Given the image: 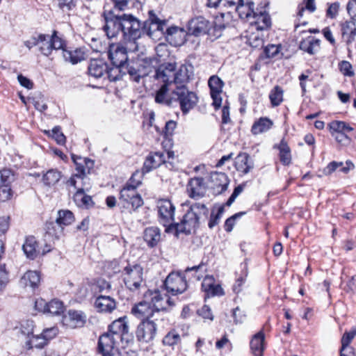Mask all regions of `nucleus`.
Listing matches in <instances>:
<instances>
[{"label": "nucleus", "mask_w": 356, "mask_h": 356, "mask_svg": "<svg viewBox=\"0 0 356 356\" xmlns=\"http://www.w3.org/2000/svg\"><path fill=\"white\" fill-rule=\"evenodd\" d=\"M113 7L110 10L104 9L102 16L104 19V31L109 38L116 37L122 33V40L125 42H135L141 38L144 31L150 32L152 24H156L157 29H161L164 24L155 12L152 10L148 12V19L141 22L138 18L131 14L120 15L116 12H123L128 8L130 0H111Z\"/></svg>", "instance_id": "1"}, {"label": "nucleus", "mask_w": 356, "mask_h": 356, "mask_svg": "<svg viewBox=\"0 0 356 356\" xmlns=\"http://www.w3.org/2000/svg\"><path fill=\"white\" fill-rule=\"evenodd\" d=\"M24 45L29 49L38 46L40 54L47 57L50 56L54 50H62L65 60L72 65L85 60L86 56L84 48H68L66 40L56 29L51 31V35L39 33L37 36L31 37L24 42Z\"/></svg>", "instance_id": "2"}, {"label": "nucleus", "mask_w": 356, "mask_h": 356, "mask_svg": "<svg viewBox=\"0 0 356 356\" xmlns=\"http://www.w3.org/2000/svg\"><path fill=\"white\" fill-rule=\"evenodd\" d=\"M129 332V325L126 316L112 321L108 325L107 330L97 339L95 350L96 356H122L119 343L124 341L128 343L129 340L126 337Z\"/></svg>", "instance_id": "3"}, {"label": "nucleus", "mask_w": 356, "mask_h": 356, "mask_svg": "<svg viewBox=\"0 0 356 356\" xmlns=\"http://www.w3.org/2000/svg\"><path fill=\"white\" fill-rule=\"evenodd\" d=\"M120 279L125 289L134 295H139L146 286L144 268L136 261H128Z\"/></svg>", "instance_id": "4"}, {"label": "nucleus", "mask_w": 356, "mask_h": 356, "mask_svg": "<svg viewBox=\"0 0 356 356\" xmlns=\"http://www.w3.org/2000/svg\"><path fill=\"white\" fill-rule=\"evenodd\" d=\"M72 160L75 165L76 173L72 174L65 181L66 187L70 189L71 186H76V184L90 183L87 175L90 174L91 170L93 169L95 165L94 161L74 154H72Z\"/></svg>", "instance_id": "5"}, {"label": "nucleus", "mask_w": 356, "mask_h": 356, "mask_svg": "<svg viewBox=\"0 0 356 356\" xmlns=\"http://www.w3.org/2000/svg\"><path fill=\"white\" fill-rule=\"evenodd\" d=\"M200 204L195 203L190 206L187 212L183 216L180 222H175L172 231L177 233L190 234L195 232L199 227Z\"/></svg>", "instance_id": "6"}, {"label": "nucleus", "mask_w": 356, "mask_h": 356, "mask_svg": "<svg viewBox=\"0 0 356 356\" xmlns=\"http://www.w3.org/2000/svg\"><path fill=\"white\" fill-rule=\"evenodd\" d=\"M187 28L188 33L182 28L177 26L168 27L165 31L166 40L171 45L179 47L185 43L187 34L198 36L200 33L198 18L190 20Z\"/></svg>", "instance_id": "7"}, {"label": "nucleus", "mask_w": 356, "mask_h": 356, "mask_svg": "<svg viewBox=\"0 0 356 356\" xmlns=\"http://www.w3.org/2000/svg\"><path fill=\"white\" fill-rule=\"evenodd\" d=\"M119 206L122 213H133L138 211L144 201L137 190L121 186L118 194Z\"/></svg>", "instance_id": "8"}, {"label": "nucleus", "mask_w": 356, "mask_h": 356, "mask_svg": "<svg viewBox=\"0 0 356 356\" xmlns=\"http://www.w3.org/2000/svg\"><path fill=\"white\" fill-rule=\"evenodd\" d=\"M157 220L165 227V232L172 231L175 224V205L169 198H160L156 204Z\"/></svg>", "instance_id": "9"}, {"label": "nucleus", "mask_w": 356, "mask_h": 356, "mask_svg": "<svg viewBox=\"0 0 356 356\" xmlns=\"http://www.w3.org/2000/svg\"><path fill=\"white\" fill-rule=\"evenodd\" d=\"M157 332L158 325L154 320L143 319L138 324L135 330L136 341L141 344L152 343Z\"/></svg>", "instance_id": "10"}, {"label": "nucleus", "mask_w": 356, "mask_h": 356, "mask_svg": "<svg viewBox=\"0 0 356 356\" xmlns=\"http://www.w3.org/2000/svg\"><path fill=\"white\" fill-rule=\"evenodd\" d=\"M161 288L172 296L181 294L188 288L187 280L181 272L172 271L163 282Z\"/></svg>", "instance_id": "11"}, {"label": "nucleus", "mask_w": 356, "mask_h": 356, "mask_svg": "<svg viewBox=\"0 0 356 356\" xmlns=\"http://www.w3.org/2000/svg\"><path fill=\"white\" fill-rule=\"evenodd\" d=\"M143 296L149 300L154 313L167 311L175 305L170 297L168 294L162 295L159 289H147Z\"/></svg>", "instance_id": "12"}, {"label": "nucleus", "mask_w": 356, "mask_h": 356, "mask_svg": "<svg viewBox=\"0 0 356 356\" xmlns=\"http://www.w3.org/2000/svg\"><path fill=\"white\" fill-rule=\"evenodd\" d=\"M173 99L179 104L180 109L186 114L197 104L198 97L195 93L191 92L186 87L177 86L172 92Z\"/></svg>", "instance_id": "13"}, {"label": "nucleus", "mask_w": 356, "mask_h": 356, "mask_svg": "<svg viewBox=\"0 0 356 356\" xmlns=\"http://www.w3.org/2000/svg\"><path fill=\"white\" fill-rule=\"evenodd\" d=\"M161 165H164L169 170H173L175 168L171 161H166V156L163 152L152 151L145 157L141 169L147 174Z\"/></svg>", "instance_id": "14"}, {"label": "nucleus", "mask_w": 356, "mask_h": 356, "mask_svg": "<svg viewBox=\"0 0 356 356\" xmlns=\"http://www.w3.org/2000/svg\"><path fill=\"white\" fill-rule=\"evenodd\" d=\"M88 322L86 313L80 309H69L61 318L63 327L67 329L76 330L84 327Z\"/></svg>", "instance_id": "15"}, {"label": "nucleus", "mask_w": 356, "mask_h": 356, "mask_svg": "<svg viewBox=\"0 0 356 356\" xmlns=\"http://www.w3.org/2000/svg\"><path fill=\"white\" fill-rule=\"evenodd\" d=\"M76 189L73 194V201L77 207L82 209H90L95 207V202L91 195L86 194L91 188L90 183L76 184V186H71Z\"/></svg>", "instance_id": "16"}, {"label": "nucleus", "mask_w": 356, "mask_h": 356, "mask_svg": "<svg viewBox=\"0 0 356 356\" xmlns=\"http://www.w3.org/2000/svg\"><path fill=\"white\" fill-rule=\"evenodd\" d=\"M15 179V172L11 168L0 169V200H8L13 197L12 183Z\"/></svg>", "instance_id": "17"}, {"label": "nucleus", "mask_w": 356, "mask_h": 356, "mask_svg": "<svg viewBox=\"0 0 356 356\" xmlns=\"http://www.w3.org/2000/svg\"><path fill=\"white\" fill-rule=\"evenodd\" d=\"M35 307L39 312L56 316H63L65 311L63 302L57 298H54L49 302H46L42 298L36 300Z\"/></svg>", "instance_id": "18"}, {"label": "nucleus", "mask_w": 356, "mask_h": 356, "mask_svg": "<svg viewBox=\"0 0 356 356\" xmlns=\"http://www.w3.org/2000/svg\"><path fill=\"white\" fill-rule=\"evenodd\" d=\"M108 56L112 65L124 66L128 61L127 49L120 43L109 45Z\"/></svg>", "instance_id": "19"}, {"label": "nucleus", "mask_w": 356, "mask_h": 356, "mask_svg": "<svg viewBox=\"0 0 356 356\" xmlns=\"http://www.w3.org/2000/svg\"><path fill=\"white\" fill-rule=\"evenodd\" d=\"M211 188L214 195H219L225 192L229 184V179L224 172H213L210 175Z\"/></svg>", "instance_id": "20"}, {"label": "nucleus", "mask_w": 356, "mask_h": 356, "mask_svg": "<svg viewBox=\"0 0 356 356\" xmlns=\"http://www.w3.org/2000/svg\"><path fill=\"white\" fill-rule=\"evenodd\" d=\"M128 261V260H120L116 259L105 261L102 268V273L110 279L117 275H119L120 278H121V275Z\"/></svg>", "instance_id": "21"}, {"label": "nucleus", "mask_w": 356, "mask_h": 356, "mask_svg": "<svg viewBox=\"0 0 356 356\" xmlns=\"http://www.w3.org/2000/svg\"><path fill=\"white\" fill-rule=\"evenodd\" d=\"M208 85L210 88L211 97L213 99L212 105L215 110L220 108L222 104L221 93L222 92L223 82L217 76H211L209 81Z\"/></svg>", "instance_id": "22"}, {"label": "nucleus", "mask_w": 356, "mask_h": 356, "mask_svg": "<svg viewBox=\"0 0 356 356\" xmlns=\"http://www.w3.org/2000/svg\"><path fill=\"white\" fill-rule=\"evenodd\" d=\"M131 314L138 319H147L153 317L154 312L148 299L143 298V300L135 303L131 309Z\"/></svg>", "instance_id": "23"}, {"label": "nucleus", "mask_w": 356, "mask_h": 356, "mask_svg": "<svg viewBox=\"0 0 356 356\" xmlns=\"http://www.w3.org/2000/svg\"><path fill=\"white\" fill-rule=\"evenodd\" d=\"M216 20L220 22L218 16ZM227 24L216 22L214 20L209 21L202 18V34H207L210 37L211 40L218 38L221 35V30L225 29Z\"/></svg>", "instance_id": "24"}, {"label": "nucleus", "mask_w": 356, "mask_h": 356, "mask_svg": "<svg viewBox=\"0 0 356 356\" xmlns=\"http://www.w3.org/2000/svg\"><path fill=\"white\" fill-rule=\"evenodd\" d=\"M94 306L99 313L111 314L116 309L117 302L109 296L100 295L96 298Z\"/></svg>", "instance_id": "25"}, {"label": "nucleus", "mask_w": 356, "mask_h": 356, "mask_svg": "<svg viewBox=\"0 0 356 356\" xmlns=\"http://www.w3.org/2000/svg\"><path fill=\"white\" fill-rule=\"evenodd\" d=\"M202 289L206 293L204 300L211 296H222L225 294L221 286L215 284V280L212 275L205 276L202 283Z\"/></svg>", "instance_id": "26"}, {"label": "nucleus", "mask_w": 356, "mask_h": 356, "mask_svg": "<svg viewBox=\"0 0 356 356\" xmlns=\"http://www.w3.org/2000/svg\"><path fill=\"white\" fill-rule=\"evenodd\" d=\"M22 250L26 257L34 260L40 254L39 243L33 235L26 236L22 245Z\"/></svg>", "instance_id": "27"}, {"label": "nucleus", "mask_w": 356, "mask_h": 356, "mask_svg": "<svg viewBox=\"0 0 356 356\" xmlns=\"http://www.w3.org/2000/svg\"><path fill=\"white\" fill-rule=\"evenodd\" d=\"M106 70H108V64L102 59H92L88 67V75L95 79H104Z\"/></svg>", "instance_id": "28"}, {"label": "nucleus", "mask_w": 356, "mask_h": 356, "mask_svg": "<svg viewBox=\"0 0 356 356\" xmlns=\"http://www.w3.org/2000/svg\"><path fill=\"white\" fill-rule=\"evenodd\" d=\"M41 282V273L38 270H27L21 277L20 284L32 290L38 289Z\"/></svg>", "instance_id": "29"}, {"label": "nucleus", "mask_w": 356, "mask_h": 356, "mask_svg": "<svg viewBox=\"0 0 356 356\" xmlns=\"http://www.w3.org/2000/svg\"><path fill=\"white\" fill-rule=\"evenodd\" d=\"M48 343L47 340L42 336V334L34 335L33 332H28V339L22 346L23 350L27 353L29 351L33 348L42 349Z\"/></svg>", "instance_id": "30"}, {"label": "nucleus", "mask_w": 356, "mask_h": 356, "mask_svg": "<svg viewBox=\"0 0 356 356\" xmlns=\"http://www.w3.org/2000/svg\"><path fill=\"white\" fill-rule=\"evenodd\" d=\"M143 239L149 248L157 246L161 240L160 229L154 226L146 227L143 232Z\"/></svg>", "instance_id": "31"}, {"label": "nucleus", "mask_w": 356, "mask_h": 356, "mask_svg": "<svg viewBox=\"0 0 356 356\" xmlns=\"http://www.w3.org/2000/svg\"><path fill=\"white\" fill-rule=\"evenodd\" d=\"M235 168L238 172L245 175L254 168V163L248 154L241 152L236 158Z\"/></svg>", "instance_id": "32"}, {"label": "nucleus", "mask_w": 356, "mask_h": 356, "mask_svg": "<svg viewBox=\"0 0 356 356\" xmlns=\"http://www.w3.org/2000/svg\"><path fill=\"white\" fill-rule=\"evenodd\" d=\"M235 9L241 19H245L250 22L254 18L256 13L254 10V3L249 1L244 3L243 0H242V2H240Z\"/></svg>", "instance_id": "33"}, {"label": "nucleus", "mask_w": 356, "mask_h": 356, "mask_svg": "<svg viewBox=\"0 0 356 356\" xmlns=\"http://www.w3.org/2000/svg\"><path fill=\"white\" fill-rule=\"evenodd\" d=\"M161 343L164 347L174 350L181 343V335L175 328H172L163 336Z\"/></svg>", "instance_id": "34"}, {"label": "nucleus", "mask_w": 356, "mask_h": 356, "mask_svg": "<svg viewBox=\"0 0 356 356\" xmlns=\"http://www.w3.org/2000/svg\"><path fill=\"white\" fill-rule=\"evenodd\" d=\"M265 335L262 330L255 334L250 341V349L254 356H263Z\"/></svg>", "instance_id": "35"}, {"label": "nucleus", "mask_w": 356, "mask_h": 356, "mask_svg": "<svg viewBox=\"0 0 356 356\" xmlns=\"http://www.w3.org/2000/svg\"><path fill=\"white\" fill-rule=\"evenodd\" d=\"M320 43V40L313 36H309L300 42L299 48L310 55H313L319 51Z\"/></svg>", "instance_id": "36"}, {"label": "nucleus", "mask_w": 356, "mask_h": 356, "mask_svg": "<svg viewBox=\"0 0 356 356\" xmlns=\"http://www.w3.org/2000/svg\"><path fill=\"white\" fill-rule=\"evenodd\" d=\"M342 35L347 45L351 44L356 36V24L353 20L346 21L342 24Z\"/></svg>", "instance_id": "37"}, {"label": "nucleus", "mask_w": 356, "mask_h": 356, "mask_svg": "<svg viewBox=\"0 0 356 356\" xmlns=\"http://www.w3.org/2000/svg\"><path fill=\"white\" fill-rule=\"evenodd\" d=\"M112 67L108 65V70L105 74L104 79L109 82H116L122 79L123 76L126 74L124 66L118 65H112Z\"/></svg>", "instance_id": "38"}, {"label": "nucleus", "mask_w": 356, "mask_h": 356, "mask_svg": "<svg viewBox=\"0 0 356 356\" xmlns=\"http://www.w3.org/2000/svg\"><path fill=\"white\" fill-rule=\"evenodd\" d=\"M145 175L146 173L141 168L136 170L122 186L138 191V188L143 184Z\"/></svg>", "instance_id": "39"}, {"label": "nucleus", "mask_w": 356, "mask_h": 356, "mask_svg": "<svg viewBox=\"0 0 356 356\" xmlns=\"http://www.w3.org/2000/svg\"><path fill=\"white\" fill-rule=\"evenodd\" d=\"M255 24L257 30H264L271 25L270 17L266 12H256L250 24Z\"/></svg>", "instance_id": "40"}, {"label": "nucleus", "mask_w": 356, "mask_h": 356, "mask_svg": "<svg viewBox=\"0 0 356 356\" xmlns=\"http://www.w3.org/2000/svg\"><path fill=\"white\" fill-rule=\"evenodd\" d=\"M186 192L189 197L199 200L200 197V177L191 178L186 185Z\"/></svg>", "instance_id": "41"}, {"label": "nucleus", "mask_w": 356, "mask_h": 356, "mask_svg": "<svg viewBox=\"0 0 356 356\" xmlns=\"http://www.w3.org/2000/svg\"><path fill=\"white\" fill-rule=\"evenodd\" d=\"M56 220L65 229V227L72 225L75 221V216L73 212L69 209H60Z\"/></svg>", "instance_id": "42"}, {"label": "nucleus", "mask_w": 356, "mask_h": 356, "mask_svg": "<svg viewBox=\"0 0 356 356\" xmlns=\"http://www.w3.org/2000/svg\"><path fill=\"white\" fill-rule=\"evenodd\" d=\"M173 82L177 85V86H183L185 83H188L190 79V74L188 73V67L182 65L176 72H172Z\"/></svg>", "instance_id": "43"}, {"label": "nucleus", "mask_w": 356, "mask_h": 356, "mask_svg": "<svg viewBox=\"0 0 356 356\" xmlns=\"http://www.w3.org/2000/svg\"><path fill=\"white\" fill-rule=\"evenodd\" d=\"M44 230L46 234L51 236L56 239L64 234V229L55 220H47L44 224Z\"/></svg>", "instance_id": "44"}, {"label": "nucleus", "mask_w": 356, "mask_h": 356, "mask_svg": "<svg viewBox=\"0 0 356 356\" xmlns=\"http://www.w3.org/2000/svg\"><path fill=\"white\" fill-rule=\"evenodd\" d=\"M273 126V122L268 118H261L255 121L252 127L251 131L254 135L260 134L268 131Z\"/></svg>", "instance_id": "45"}, {"label": "nucleus", "mask_w": 356, "mask_h": 356, "mask_svg": "<svg viewBox=\"0 0 356 356\" xmlns=\"http://www.w3.org/2000/svg\"><path fill=\"white\" fill-rule=\"evenodd\" d=\"M169 89L168 84H163L161 88L156 92L154 100L158 104H163L170 105L172 99L168 93Z\"/></svg>", "instance_id": "46"}, {"label": "nucleus", "mask_w": 356, "mask_h": 356, "mask_svg": "<svg viewBox=\"0 0 356 356\" xmlns=\"http://www.w3.org/2000/svg\"><path fill=\"white\" fill-rule=\"evenodd\" d=\"M61 177L62 174L60 171L57 169H50L43 175L42 181L46 186H54L59 181Z\"/></svg>", "instance_id": "47"}, {"label": "nucleus", "mask_w": 356, "mask_h": 356, "mask_svg": "<svg viewBox=\"0 0 356 356\" xmlns=\"http://www.w3.org/2000/svg\"><path fill=\"white\" fill-rule=\"evenodd\" d=\"M280 150V159L283 165H288L291 161V149L284 139L277 146Z\"/></svg>", "instance_id": "48"}, {"label": "nucleus", "mask_w": 356, "mask_h": 356, "mask_svg": "<svg viewBox=\"0 0 356 356\" xmlns=\"http://www.w3.org/2000/svg\"><path fill=\"white\" fill-rule=\"evenodd\" d=\"M44 134L55 140L56 143L59 145H65L66 143V137L61 131V128L60 126L54 127L52 130H45L44 131Z\"/></svg>", "instance_id": "49"}, {"label": "nucleus", "mask_w": 356, "mask_h": 356, "mask_svg": "<svg viewBox=\"0 0 356 356\" xmlns=\"http://www.w3.org/2000/svg\"><path fill=\"white\" fill-rule=\"evenodd\" d=\"M91 291L94 293H100L104 290H110L111 284L104 278H96L92 280L90 284Z\"/></svg>", "instance_id": "50"}, {"label": "nucleus", "mask_w": 356, "mask_h": 356, "mask_svg": "<svg viewBox=\"0 0 356 356\" xmlns=\"http://www.w3.org/2000/svg\"><path fill=\"white\" fill-rule=\"evenodd\" d=\"M124 70L126 74H128L131 80L139 82L141 75L137 63L127 61V63L124 64Z\"/></svg>", "instance_id": "51"}, {"label": "nucleus", "mask_w": 356, "mask_h": 356, "mask_svg": "<svg viewBox=\"0 0 356 356\" xmlns=\"http://www.w3.org/2000/svg\"><path fill=\"white\" fill-rule=\"evenodd\" d=\"M331 132L349 133L353 130L348 124L343 121L334 120L329 124Z\"/></svg>", "instance_id": "52"}, {"label": "nucleus", "mask_w": 356, "mask_h": 356, "mask_svg": "<svg viewBox=\"0 0 356 356\" xmlns=\"http://www.w3.org/2000/svg\"><path fill=\"white\" fill-rule=\"evenodd\" d=\"M225 206V204L220 206L216 212L215 208L211 209L208 222V226L210 229H213L215 226L218 225L220 220L224 213Z\"/></svg>", "instance_id": "53"}, {"label": "nucleus", "mask_w": 356, "mask_h": 356, "mask_svg": "<svg viewBox=\"0 0 356 356\" xmlns=\"http://www.w3.org/2000/svg\"><path fill=\"white\" fill-rule=\"evenodd\" d=\"M269 99L273 106H279L283 101V90L279 86H276L270 91Z\"/></svg>", "instance_id": "54"}, {"label": "nucleus", "mask_w": 356, "mask_h": 356, "mask_svg": "<svg viewBox=\"0 0 356 356\" xmlns=\"http://www.w3.org/2000/svg\"><path fill=\"white\" fill-rule=\"evenodd\" d=\"M172 70L164 69L162 67H159L156 70L154 77L156 79H161L163 82V84H168V86L173 81L170 80V77L172 76Z\"/></svg>", "instance_id": "55"}, {"label": "nucleus", "mask_w": 356, "mask_h": 356, "mask_svg": "<svg viewBox=\"0 0 356 356\" xmlns=\"http://www.w3.org/2000/svg\"><path fill=\"white\" fill-rule=\"evenodd\" d=\"M172 70L164 69L162 67H159L156 70L154 77L156 79H161L163 82V84H168V86L173 81L170 80V77L172 76Z\"/></svg>", "instance_id": "56"}, {"label": "nucleus", "mask_w": 356, "mask_h": 356, "mask_svg": "<svg viewBox=\"0 0 356 356\" xmlns=\"http://www.w3.org/2000/svg\"><path fill=\"white\" fill-rule=\"evenodd\" d=\"M200 267V264L194 266L191 268H187L184 273H182L183 276L186 277L188 282H197L200 279V276L198 275V270Z\"/></svg>", "instance_id": "57"}, {"label": "nucleus", "mask_w": 356, "mask_h": 356, "mask_svg": "<svg viewBox=\"0 0 356 356\" xmlns=\"http://www.w3.org/2000/svg\"><path fill=\"white\" fill-rule=\"evenodd\" d=\"M176 127L177 122L175 121L168 120L166 122L162 131V135L163 136L164 138L170 141L172 140V138L174 135Z\"/></svg>", "instance_id": "58"}, {"label": "nucleus", "mask_w": 356, "mask_h": 356, "mask_svg": "<svg viewBox=\"0 0 356 356\" xmlns=\"http://www.w3.org/2000/svg\"><path fill=\"white\" fill-rule=\"evenodd\" d=\"M356 335V328L353 329L350 332H346L341 338V351H344L347 348L350 350H353V348H349L348 346L351 341Z\"/></svg>", "instance_id": "59"}, {"label": "nucleus", "mask_w": 356, "mask_h": 356, "mask_svg": "<svg viewBox=\"0 0 356 356\" xmlns=\"http://www.w3.org/2000/svg\"><path fill=\"white\" fill-rule=\"evenodd\" d=\"M281 47V44H268L264 47V52L266 58H275L280 53Z\"/></svg>", "instance_id": "60"}, {"label": "nucleus", "mask_w": 356, "mask_h": 356, "mask_svg": "<svg viewBox=\"0 0 356 356\" xmlns=\"http://www.w3.org/2000/svg\"><path fill=\"white\" fill-rule=\"evenodd\" d=\"M246 213L245 211H241L235 213L231 217L228 218L225 222V229L227 232H230L232 231L233 227L234 226V221L236 219L244 216Z\"/></svg>", "instance_id": "61"}, {"label": "nucleus", "mask_w": 356, "mask_h": 356, "mask_svg": "<svg viewBox=\"0 0 356 356\" xmlns=\"http://www.w3.org/2000/svg\"><path fill=\"white\" fill-rule=\"evenodd\" d=\"M78 0H57L58 8L63 11H70L75 8Z\"/></svg>", "instance_id": "62"}, {"label": "nucleus", "mask_w": 356, "mask_h": 356, "mask_svg": "<svg viewBox=\"0 0 356 356\" xmlns=\"http://www.w3.org/2000/svg\"><path fill=\"white\" fill-rule=\"evenodd\" d=\"M58 333V327L54 326L49 328L44 329L41 334L47 340V343H49V341L56 337Z\"/></svg>", "instance_id": "63"}, {"label": "nucleus", "mask_w": 356, "mask_h": 356, "mask_svg": "<svg viewBox=\"0 0 356 356\" xmlns=\"http://www.w3.org/2000/svg\"><path fill=\"white\" fill-rule=\"evenodd\" d=\"M352 69V65L348 61L343 60L339 63V70L344 76H353L354 72Z\"/></svg>", "instance_id": "64"}]
</instances>
